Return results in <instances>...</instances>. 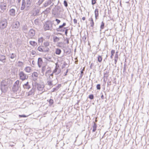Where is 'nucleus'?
<instances>
[{
  "mask_svg": "<svg viewBox=\"0 0 149 149\" xmlns=\"http://www.w3.org/2000/svg\"><path fill=\"white\" fill-rule=\"evenodd\" d=\"M12 83V82L10 80L8 79H5L1 81V85L8 86V85H10Z\"/></svg>",
  "mask_w": 149,
  "mask_h": 149,
  "instance_id": "f257e3e1",
  "label": "nucleus"
},
{
  "mask_svg": "<svg viewBox=\"0 0 149 149\" xmlns=\"http://www.w3.org/2000/svg\"><path fill=\"white\" fill-rule=\"evenodd\" d=\"M44 26L45 30H50L52 27V24L51 21H47L46 22Z\"/></svg>",
  "mask_w": 149,
  "mask_h": 149,
  "instance_id": "f03ea898",
  "label": "nucleus"
},
{
  "mask_svg": "<svg viewBox=\"0 0 149 149\" xmlns=\"http://www.w3.org/2000/svg\"><path fill=\"white\" fill-rule=\"evenodd\" d=\"M8 23L6 19L2 20L0 24V28L4 29L5 28L7 25Z\"/></svg>",
  "mask_w": 149,
  "mask_h": 149,
  "instance_id": "7ed1b4c3",
  "label": "nucleus"
},
{
  "mask_svg": "<svg viewBox=\"0 0 149 149\" xmlns=\"http://www.w3.org/2000/svg\"><path fill=\"white\" fill-rule=\"evenodd\" d=\"M20 78L23 81L27 79V77L24 73L22 71H21L19 73Z\"/></svg>",
  "mask_w": 149,
  "mask_h": 149,
  "instance_id": "20e7f679",
  "label": "nucleus"
},
{
  "mask_svg": "<svg viewBox=\"0 0 149 149\" xmlns=\"http://www.w3.org/2000/svg\"><path fill=\"white\" fill-rule=\"evenodd\" d=\"M35 34V31L33 29H31L29 32L28 34L29 36L31 38H32Z\"/></svg>",
  "mask_w": 149,
  "mask_h": 149,
  "instance_id": "39448f33",
  "label": "nucleus"
},
{
  "mask_svg": "<svg viewBox=\"0 0 149 149\" xmlns=\"http://www.w3.org/2000/svg\"><path fill=\"white\" fill-rule=\"evenodd\" d=\"M6 8V5L5 3H2L0 5V9L2 12H3Z\"/></svg>",
  "mask_w": 149,
  "mask_h": 149,
  "instance_id": "423d86ee",
  "label": "nucleus"
},
{
  "mask_svg": "<svg viewBox=\"0 0 149 149\" xmlns=\"http://www.w3.org/2000/svg\"><path fill=\"white\" fill-rule=\"evenodd\" d=\"M49 46V43L48 41L45 42L43 44V47L44 49H49V48L48 47Z\"/></svg>",
  "mask_w": 149,
  "mask_h": 149,
  "instance_id": "0eeeda50",
  "label": "nucleus"
},
{
  "mask_svg": "<svg viewBox=\"0 0 149 149\" xmlns=\"http://www.w3.org/2000/svg\"><path fill=\"white\" fill-rule=\"evenodd\" d=\"M1 88L2 91L3 92H6L8 89V86L4 85H1Z\"/></svg>",
  "mask_w": 149,
  "mask_h": 149,
  "instance_id": "6e6552de",
  "label": "nucleus"
},
{
  "mask_svg": "<svg viewBox=\"0 0 149 149\" xmlns=\"http://www.w3.org/2000/svg\"><path fill=\"white\" fill-rule=\"evenodd\" d=\"M38 50L42 52H49V49H44L43 48H42L41 47L39 46L38 48Z\"/></svg>",
  "mask_w": 149,
  "mask_h": 149,
  "instance_id": "1a4fd4ad",
  "label": "nucleus"
},
{
  "mask_svg": "<svg viewBox=\"0 0 149 149\" xmlns=\"http://www.w3.org/2000/svg\"><path fill=\"white\" fill-rule=\"evenodd\" d=\"M43 61L41 58H39L38 60V65L39 67H40L43 63Z\"/></svg>",
  "mask_w": 149,
  "mask_h": 149,
  "instance_id": "9d476101",
  "label": "nucleus"
},
{
  "mask_svg": "<svg viewBox=\"0 0 149 149\" xmlns=\"http://www.w3.org/2000/svg\"><path fill=\"white\" fill-rule=\"evenodd\" d=\"M95 17L96 20L98 18V9H96L95 10Z\"/></svg>",
  "mask_w": 149,
  "mask_h": 149,
  "instance_id": "9b49d317",
  "label": "nucleus"
},
{
  "mask_svg": "<svg viewBox=\"0 0 149 149\" xmlns=\"http://www.w3.org/2000/svg\"><path fill=\"white\" fill-rule=\"evenodd\" d=\"M23 87L24 89H28L30 88V86L29 84V82H28L23 85Z\"/></svg>",
  "mask_w": 149,
  "mask_h": 149,
  "instance_id": "f8f14e48",
  "label": "nucleus"
},
{
  "mask_svg": "<svg viewBox=\"0 0 149 149\" xmlns=\"http://www.w3.org/2000/svg\"><path fill=\"white\" fill-rule=\"evenodd\" d=\"M44 87V86L43 85H41L40 84H37V89L40 91H43Z\"/></svg>",
  "mask_w": 149,
  "mask_h": 149,
  "instance_id": "ddd939ff",
  "label": "nucleus"
},
{
  "mask_svg": "<svg viewBox=\"0 0 149 149\" xmlns=\"http://www.w3.org/2000/svg\"><path fill=\"white\" fill-rule=\"evenodd\" d=\"M26 6V3L25 1L24 0H23L22 1V5L21 7V10H24V9Z\"/></svg>",
  "mask_w": 149,
  "mask_h": 149,
  "instance_id": "4468645a",
  "label": "nucleus"
},
{
  "mask_svg": "<svg viewBox=\"0 0 149 149\" xmlns=\"http://www.w3.org/2000/svg\"><path fill=\"white\" fill-rule=\"evenodd\" d=\"M10 14L11 15L14 16L15 15V10L13 9H11L9 11Z\"/></svg>",
  "mask_w": 149,
  "mask_h": 149,
  "instance_id": "2eb2a0df",
  "label": "nucleus"
},
{
  "mask_svg": "<svg viewBox=\"0 0 149 149\" xmlns=\"http://www.w3.org/2000/svg\"><path fill=\"white\" fill-rule=\"evenodd\" d=\"M25 71L27 72H30L31 71V69L30 67H26L24 69Z\"/></svg>",
  "mask_w": 149,
  "mask_h": 149,
  "instance_id": "dca6fc26",
  "label": "nucleus"
},
{
  "mask_svg": "<svg viewBox=\"0 0 149 149\" xmlns=\"http://www.w3.org/2000/svg\"><path fill=\"white\" fill-rule=\"evenodd\" d=\"M6 57L5 56L1 55L0 56V61L3 62L5 61Z\"/></svg>",
  "mask_w": 149,
  "mask_h": 149,
  "instance_id": "f3484780",
  "label": "nucleus"
},
{
  "mask_svg": "<svg viewBox=\"0 0 149 149\" xmlns=\"http://www.w3.org/2000/svg\"><path fill=\"white\" fill-rule=\"evenodd\" d=\"M61 51L60 49H56L55 52V53L57 55H59L61 53Z\"/></svg>",
  "mask_w": 149,
  "mask_h": 149,
  "instance_id": "a211bd4d",
  "label": "nucleus"
},
{
  "mask_svg": "<svg viewBox=\"0 0 149 149\" xmlns=\"http://www.w3.org/2000/svg\"><path fill=\"white\" fill-rule=\"evenodd\" d=\"M29 43L31 45L33 46H36L37 44V43L34 41H30Z\"/></svg>",
  "mask_w": 149,
  "mask_h": 149,
  "instance_id": "6ab92c4d",
  "label": "nucleus"
},
{
  "mask_svg": "<svg viewBox=\"0 0 149 149\" xmlns=\"http://www.w3.org/2000/svg\"><path fill=\"white\" fill-rule=\"evenodd\" d=\"M57 30L58 31H60L61 32H63L65 31L64 29L62 28H59V26L57 29Z\"/></svg>",
  "mask_w": 149,
  "mask_h": 149,
  "instance_id": "aec40b11",
  "label": "nucleus"
},
{
  "mask_svg": "<svg viewBox=\"0 0 149 149\" xmlns=\"http://www.w3.org/2000/svg\"><path fill=\"white\" fill-rule=\"evenodd\" d=\"M26 6H27V7H28L31 4V2L30 0H27L26 1Z\"/></svg>",
  "mask_w": 149,
  "mask_h": 149,
  "instance_id": "412c9836",
  "label": "nucleus"
},
{
  "mask_svg": "<svg viewBox=\"0 0 149 149\" xmlns=\"http://www.w3.org/2000/svg\"><path fill=\"white\" fill-rule=\"evenodd\" d=\"M104 26V23L102 21L101 23L100 26V28L101 29H103Z\"/></svg>",
  "mask_w": 149,
  "mask_h": 149,
  "instance_id": "4be33fe9",
  "label": "nucleus"
},
{
  "mask_svg": "<svg viewBox=\"0 0 149 149\" xmlns=\"http://www.w3.org/2000/svg\"><path fill=\"white\" fill-rule=\"evenodd\" d=\"M84 69L85 68L84 67L83 68V69L81 71V74L80 76V78H81L82 77V76L83 75V72L84 71Z\"/></svg>",
  "mask_w": 149,
  "mask_h": 149,
  "instance_id": "5701e85b",
  "label": "nucleus"
},
{
  "mask_svg": "<svg viewBox=\"0 0 149 149\" xmlns=\"http://www.w3.org/2000/svg\"><path fill=\"white\" fill-rule=\"evenodd\" d=\"M115 52V51L114 50H111V56H110L111 58L112 59L113 58V56Z\"/></svg>",
  "mask_w": 149,
  "mask_h": 149,
  "instance_id": "b1692460",
  "label": "nucleus"
},
{
  "mask_svg": "<svg viewBox=\"0 0 149 149\" xmlns=\"http://www.w3.org/2000/svg\"><path fill=\"white\" fill-rule=\"evenodd\" d=\"M97 60L99 62H101L102 60V57L100 56H98L97 57Z\"/></svg>",
  "mask_w": 149,
  "mask_h": 149,
  "instance_id": "393cba45",
  "label": "nucleus"
},
{
  "mask_svg": "<svg viewBox=\"0 0 149 149\" xmlns=\"http://www.w3.org/2000/svg\"><path fill=\"white\" fill-rule=\"evenodd\" d=\"M28 95L29 96L34 94V91L32 90H31L28 92Z\"/></svg>",
  "mask_w": 149,
  "mask_h": 149,
  "instance_id": "a878e982",
  "label": "nucleus"
},
{
  "mask_svg": "<svg viewBox=\"0 0 149 149\" xmlns=\"http://www.w3.org/2000/svg\"><path fill=\"white\" fill-rule=\"evenodd\" d=\"M38 74L37 72H34L32 74V76H34L36 77H37L38 76Z\"/></svg>",
  "mask_w": 149,
  "mask_h": 149,
  "instance_id": "bb28decb",
  "label": "nucleus"
},
{
  "mask_svg": "<svg viewBox=\"0 0 149 149\" xmlns=\"http://www.w3.org/2000/svg\"><path fill=\"white\" fill-rule=\"evenodd\" d=\"M43 41V38L42 37H41L39 39L38 41L39 42H42Z\"/></svg>",
  "mask_w": 149,
  "mask_h": 149,
  "instance_id": "cd10ccee",
  "label": "nucleus"
},
{
  "mask_svg": "<svg viewBox=\"0 0 149 149\" xmlns=\"http://www.w3.org/2000/svg\"><path fill=\"white\" fill-rule=\"evenodd\" d=\"M96 88L97 90H100L101 88L100 85V84H97Z\"/></svg>",
  "mask_w": 149,
  "mask_h": 149,
  "instance_id": "c85d7f7f",
  "label": "nucleus"
},
{
  "mask_svg": "<svg viewBox=\"0 0 149 149\" xmlns=\"http://www.w3.org/2000/svg\"><path fill=\"white\" fill-rule=\"evenodd\" d=\"M18 66H21L22 65H23V63L22 62H21V61H18Z\"/></svg>",
  "mask_w": 149,
  "mask_h": 149,
  "instance_id": "c756f323",
  "label": "nucleus"
},
{
  "mask_svg": "<svg viewBox=\"0 0 149 149\" xmlns=\"http://www.w3.org/2000/svg\"><path fill=\"white\" fill-rule=\"evenodd\" d=\"M49 102L50 104L52 105L54 103L53 100L52 99H50L49 100Z\"/></svg>",
  "mask_w": 149,
  "mask_h": 149,
  "instance_id": "7c9ffc66",
  "label": "nucleus"
},
{
  "mask_svg": "<svg viewBox=\"0 0 149 149\" xmlns=\"http://www.w3.org/2000/svg\"><path fill=\"white\" fill-rule=\"evenodd\" d=\"M47 83L49 85L51 86L52 85V81H48Z\"/></svg>",
  "mask_w": 149,
  "mask_h": 149,
  "instance_id": "2f4dec72",
  "label": "nucleus"
},
{
  "mask_svg": "<svg viewBox=\"0 0 149 149\" xmlns=\"http://www.w3.org/2000/svg\"><path fill=\"white\" fill-rule=\"evenodd\" d=\"M96 126H97L96 124L94 122V132L96 130Z\"/></svg>",
  "mask_w": 149,
  "mask_h": 149,
  "instance_id": "473e14b6",
  "label": "nucleus"
},
{
  "mask_svg": "<svg viewBox=\"0 0 149 149\" xmlns=\"http://www.w3.org/2000/svg\"><path fill=\"white\" fill-rule=\"evenodd\" d=\"M66 23H64L62 25H60L59 26V28H63V26H65L66 25Z\"/></svg>",
  "mask_w": 149,
  "mask_h": 149,
  "instance_id": "72a5a7b5",
  "label": "nucleus"
},
{
  "mask_svg": "<svg viewBox=\"0 0 149 149\" xmlns=\"http://www.w3.org/2000/svg\"><path fill=\"white\" fill-rule=\"evenodd\" d=\"M63 29H65V35L66 36H67L68 29H67L65 27L63 28Z\"/></svg>",
  "mask_w": 149,
  "mask_h": 149,
  "instance_id": "f704fd0d",
  "label": "nucleus"
},
{
  "mask_svg": "<svg viewBox=\"0 0 149 149\" xmlns=\"http://www.w3.org/2000/svg\"><path fill=\"white\" fill-rule=\"evenodd\" d=\"M126 66H127V65H126L125 64H124V68H123V72H125V70H126Z\"/></svg>",
  "mask_w": 149,
  "mask_h": 149,
  "instance_id": "c9c22d12",
  "label": "nucleus"
},
{
  "mask_svg": "<svg viewBox=\"0 0 149 149\" xmlns=\"http://www.w3.org/2000/svg\"><path fill=\"white\" fill-rule=\"evenodd\" d=\"M55 21L57 23V24H58L61 22V21L60 20L58 19H56L55 20Z\"/></svg>",
  "mask_w": 149,
  "mask_h": 149,
  "instance_id": "e433bc0d",
  "label": "nucleus"
},
{
  "mask_svg": "<svg viewBox=\"0 0 149 149\" xmlns=\"http://www.w3.org/2000/svg\"><path fill=\"white\" fill-rule=\"evenodd\" d=\"M28 116H26L25 115H19V117H26Z\"/></svg>",
  "mask_w": 149,
  "mask_h": 149,
  "instance_id": "4c0bfd02",
  "label": "nucleus"
},
{
  "mask_svg": "<svg viewBox=\"0 0 149 149\" xmlns=\"http://www.w3.org/2000/svg\"><path fill=\"white\" fill-rule=\"evenodd\" d=\"M64 4L65 6V7H67L68 6V4H67V2L66 1H64Z\"/></svg>",
  "mask_w": 149,
  "mask_h": 149,
  "instance_id": "58836bf2",
  "label": "nucleus"
},
{
  "mask_svg": "<svg viewBox=\"0 0 149 149\" xmlns=\"http://www.w3.org/2000/svg\"><path fill=\"white\" fill-rule=\"evenodd\" d=\"M58 69V68L57 67H56L55 69L53 70V73H54L56 72L57 71Z\"/></svg>",
  "mask_w": 149,
  "mask_h": 149,
  "instance_id": "ea45409f",
  "label": "nucleus"
},
{
  "mask_svg": "<svg viewBox=\"0 0 149 149\" xmlns=\"http://www.w3.org/2000/svg\"><path fill=\"white\" fill-rule=\"evenodd\" d=\"M89 97L91 99H93V95H90L89 96Z\"/></svg>",
  "mask_w": 149,
  "mask_h": 149,
  "instance_id": "a19ab883",
  "label": "nucleus"
},
{
  "mask_svg": "<svg viewBox=\"0 0 149 149\" xmlns=\"http://www.w3.org/2000/svg\"><path fill=\"white\" fill-rule=\"evenodd\" d=\"M73 22L74 24H77V20L75 19H73Z\"/></svg>",
  "mask_w": 149,
  "mask_h": 149,
  "instance_id": "79ce46f5",
  "label": "nucleus"
},
{
  "mask_svg": "<svg viewBox=\"0 0 149 149\" xmlns=\"http://www.w3.org/2000/svg\"><path fill=\"white\" fill-rule=\"evenodd\" d=\"M15 57V56L14 54H12V55L11 56V58L13 59V58H14Z\"/></svg>",
  "mask_w": 149,
  "mask_h": 149,
  "instance_id": "37998d69",
  "label": "nucleus"
},
{
  "mask_svg": "<svg viewBox=\"0 0 149 149\" xmlns=\"http://www.w3.org/2000/svg\"><path fill=\"white\" fill-rule=\"evenodd\" d=\"M118 58H115L114 61H115V64H116V62L118 60Z\"/></svg>",
  "mask_w": 149,
  "mask_h": 149,
  "instance_id": "c03bdc74",
  "label": "nucleus"
},
{
  "mask_svg": "<svg viewBox=\"0 0 149 149\" xmlns=\"http://www.w3.org/2000/svg\"><path fill=\"white\" fill-rule=\"evenodd\" d=\"M19 83V81L18 80H17V81L15 82V83H16V84H18Z\"/></svg>",
  "mask_w": 149,
  "mask_h": 149,
  "instance_id": "a18cd8bd",
  "label": "nucleus"
},
{
  "mask_svg": "<svg viewBox=\"0 0 149 149\" xmlns=\"http://www.w3.org/2000/svg\"><path fill=\"white\" fill-rule=\"evenodd\" d=\"M115 58H118V55L117 54H116V55H115Z\"/></svg>",
  "mask_w": 149,
  "mask_h": 149,
  "instance_id": "49530a36",
  "label": "nucleus"
},
{
  "mask_svg": "<svg viewBox=\"0 0 149 149\" xmlns=\"http://www.w3.org/2000/svg\"><path fill=\"white\" fill-rule=\"evenodd\" d=\"M61 86V84H59L58 85V86H57V87L58 88H59Z\"/></svg>",
  "mask_w": 149,
  "mask_h": 149,
  "instance_id": "de8ad7c7",
  "label": "nucleus"
},
{
  "mask_svg": "<svg viewBox=\"0 0 149 149\" xmlns=\"http://www.w3.org/2000/svg\"><path fill=\"white\" fill-rule=\"evenodd\" d=\"M82 19L83 20H85L86 19V18L85 17H83Z\"/></svg>",
  "mask_w": 149,
  "mask_h": 149,
  "instance_id": "09e8293b",
  "label": "nucleus"
},
{
  "mask_svg": "<svg viewBox=\"0 0 149 149\" xmlns=\"http://www.w3.org/2000/svg\"><path fill=\"white\" fill-rule=\"evenodd\" d=\"M101 98L102 99H103L104 98V95H102L101 96Z\"/></svg>",
  "mask_w": 149,
  "mask_h": 149,
  "instance_id": "8fccbe9b",
  "label": "nucleus"
},
{
  "mask_svg": "<svg viewBox=\"0 0 149 149\" xmlns=\"http://www.w3.org/2000/svg\"><path fill=\"white\" fill-rule=\"evenodd\" d=\"M68 70H67V71H66V73H65V76H66V75H67V72H68Z\"/></svg>",
  "mask_w": 149,
  "mask_h": 149,
  "instance_id": "3c124183",
  "label": "nucleus"
},
{
  "mask_svg": "<svg viewBox=\"0 0 149 149\" xmlns=\"http://www.w3.org/2000/svg\"><path fill=\"white\" fill-rule=\"evenodd\" d=\"M53 73L52 74H50V76H52V78L53 77Z\"/></svg>",
  "mask_w": 149,
  "mask_h": 149,
  "instance_id": "603ef678",
  "label": "nucleus"
},
{
  "mask_svg": "<svg viewBox=\"0 0 149 149\" xmlns=\"http://www.w3.org/2000/svg\"><path fill=\"white\" fill-rule=\"evenodd\" d=\"M96 3V1L95 0H94V5Z\"/></svg>",
  "mask_w": 149,
  "mask_h": 149,
  "instance_id": "864d4df0",
  "label": "nucleus"
},
{
  "mask_svg": "<svg viewBox=\"0 0 149 149\" xmlns=\"http://www.w3.org/2000/svg\"><path fill=\"white\" fill-rule=\"evenodd\" d=\"M92 4H93V0H92Z\"/></svg>",
  "mask_w": 149,
  "mask_h": 149,
  "instance_id": "5fc2aeb1",
  "label": "nucleus"
},
{
  "mask_svg": "<svg viewBox=\"0 0 149 149\" xmlns=\"http://www.w3.org/2000/svg\"><path fill=\"white\" fill-rule=\"evenodd\" d=\"M107 56H108V55H107H107H106V58H107Z\"/></svg>",
  "mask_w": 149,
  "mask_h": 149,
  "instance_id": "6e6d98bb",
  "label": "nucleus"
},
{
  "mask_svg": "<svg viewBox=\"0 0 149 149\" xmlns=\"http://www.w3.org/2000/svg\"><path fill=\"white\" fill-rule=\"evenodd\" d=\"M75 62L76 63V64H77V63H76V62H77V61H76Z\"/></svg>",
  "mask_w": 149,
  "mask_h": 149,
  "instance_id": "4d7b16f0",
  "label": "nucleus"
}]
</instances>
